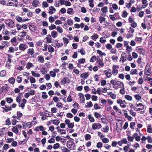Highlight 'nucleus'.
<instances>
[{"label":"nucleus","instance_id":"obj_47","mask_svg":"<svg viewBox=\"0 0 152 152\" xmlns=\"http://www.w3.org/2000/svg\"><path fill=\"white\" fill-rule=\"evenodd\" d=\"M17 118L18 119L20 120V118H21L22 116L23 115L20 112H18L17 113Z\"/></svg>","mask_w":152,"mask_h":152},{"label":"nucleus","instance_id":"obj_22","mask_svg":"<svg viewBox=\"0 0 152 152\" xmlns=\"http://www.w3.org/2000/svg\"><path fill=\"white\" fill-rule=\"evenodd\" d=\"M31 73L32 75L35 77H40V76L39 74L35 73L34 71H31Z\"/></svg>","mask_w":152,"mask_h":152},{"label":"nucleus","instance_id":"obj_28","mask_svg":"<svg viewBox=\"0 0 152 152\" xmlns=\"http://www.w3.org/2000/svg\"><path fill=\"white\" fill-rule=\"evenodd\" d=\"M51 35L52 37L55 38L57 36V33L56 31H53L51 33Z\"/></svg>","mask_w":152,"mask_h":152},{"label":"nucleus","instance_id":"obj_26","mask_svg":"<svg viewBox=\"0 0 152 152\" xmlns=\"http://www.w3.org/2000/svg\"><path fill=\"white\" fill-rule=\"evenodd\" d=\"M130 73L132 75H137L138 74L137 70L136 69H132L130 71Z\"/></svg>","mask_w":152,"mask_h":152},{"label":"nucleus","instance_id":"obj_14","mask_svg":"<svg viewBox=\"0 0 152 152\" xmlns=\"http://www.w3.org/2000/svg\"><path fill=\"white\" fill-rule=\"evenodd\" d=\"M142 8H145L147 7L148 5L147 1V0H142Z\"/></svg>","mask_w":152,"mask_h":152},{"label":"nucleus","instance_id":"obj_18","mask_svg":"<svg viewBox=\"0 0 152 152\" xmlns=\"http://www.w3.org/2000/svg\"><path fill=\"white\" fill-rule=\"evenodd\" d=\"M39 2L37 0H34L32 2V6L34 7H36L39 4Z\"/></svg>","mask_w":152,"mask_h":152},{"label":"nucleus","instance_id":"obj_23","mask_svg":"<svg viewBox=\"0 0 152 152\" xmlns=\"http://www.w3.org/2000/svg\"><path fill=\"white\" fill-rule=\"evenodd\" d=\"M8 81L10 83L13 84L15 82V79L14 77H11L9 79Z\"/></svg>","mask_w":152,"mask_h":152},{"label":"nucleus","instance_id":"obj_17","mask_svg":"<svg viewBox=\"0 0 152 152\" xmlns=\"http://www.w3.org/2000/svg\"><path fill=\"white\" fill-rule=\"evenodd\" d=\"M47 40V42L48 43H50L51 42L52 38L51 36L50 35H48L46 37Z\"/></svg>","mask_w":152,"mask_h":152},{"label":"nucleus","instance_id":"obj_33","mask_svg":"<svg viewBox=\"0 0 152 152\" xmlns=\"http://www.w3.org/2000/svg\"><path fill=\"white\" fill-rule=\"evenodd\" d=\"M125 98L127 100L129 101H132V97L128 95H126L125 96Z\"/></svg>","mask_w":152,"mask_h":152},{"label":"nucleus","instance_id":"obj_6","mask_svg":"<svg viewBox=\"0 0 152 152\" xmlns=\"http://www.w3.org/2000/svg\"><path fill=\"white\" fill-rule=\"evenodd\" d=\"M28 48V45L25 43H21L19 46V49L20 50L24 51Z\"/></svg>","mask_w":152,"mask_h":152},{"label":"nucleus","instance_id":"obj_52","mask_svg":"<svg viewBox=\"0 0 152 152\" xmlns=\"http://www.w3.org/2000/svg\"><path fill=\"white\" fill-rule=\"evenodd\" d=\"M55 139L52 137L48 141V142L49 143H55Z\"/></svg>","mask_w":152,"mask_h":152},{"label":"nucleus","instance_id":"obj_3","mask_svg":"<svg viewBox=\"0 0 152 152\" xmlns=\"http://www.w3.org/2000/svg\"><path fill=\"white\" fill-rule=\"evenodd\" d=\"M119 66H118L114 65L113 67L112 73L114 75H116L118 73V70Z\"/></svg>","mask_w":152,"mask_h":152},{"label":"nucleus","instance_id":"obj_53","mask_svg":"<svg viewBox=\"0 0 152 152\" xmlns=\"http://www.w3.org/2000/svg\"><path fill=\"white\" fill-rule=\"evenodd\" d=\"M59 146L60 145L59 143H56L53 145V148L54 149H56L59 148Z\"/></svg>","mask_w":152,"mask_h":152},{"label":"nucleus","instance_id":"obj_49","mask_svg":"<svg viewBox=\"0 0 152 152\" xmlns=\"http://www.w3.org/2000/svg\"><path fill=\"white\" fill-rule=\"evenodd\" d=\"M128 15L127 13L125 11H124L123 12V13L121 15L124 18H126L127 17Z\"/></svg>","mask_w":152,"mask_h":152},{"label":"nucleus","instance_id":"obj_50","mask_svg":"<svg viewBox=\"0 0 152 152\" xmlns=\"http://www.w3.org/2000/svg\"><path fill=\"white\" fill-rule=\"evenodd\" d=\"M98 37V36L96 34H94V35L92 36L91 37V38L94 40H96V39Z\"/></svg>","mask_w":152,"mask_h":152},{"label":"nucleus","instance_id":"obj_8","mask_svg":"<svg viewBox=\"0 0 152 152\" xmlns=\"http://www.w3.org/2000/svg\"><path fill=\"white\" fill-rule=\"evenodd\" d=\"M70 82V80L68 78L65 77L61 81V83L62 85H64L66 83H69Z\"/></svg>","mask_w":152,"mask_h":152},{"label":"nucleus","instance_id":"obj_29","mask_svg":"<svg viewBox=\"0 0 152 152\" xmlns=\"http://www.w3.org/2000/svg\"><path fill=\"white\" fill-rule=\"evenodd\" d=\"M7 63L9 62L11 63V58L12 57V56L9 54H7Z\"/></svg>","mask_w":152,"mask_h":152},{"label":"nucleus","instance_id":"obj_37","mask_svg":"<svg viewBox=\"0 0 152 152\" xmlns=\"http://www.w3.org/2000/svg\"><path fill=\"white\" fill-rule=\"evenodd\" d=\"M12 131L16 134L18 133L19 132L18 129L15 126L12 128Z\"/></svg>","mask_w":152,"mask_h":152},{"label":"nucleus","instance_id":"obj_62","mask_svg":"<svg viewBox=\"0 0 152 152\" xmlns=\"http://www.w3.org/2000/svg\"><path fill=\"white\" fill-rule=\"evenodd\" d=\"M142 37H136L135 38V40L137 42H142Z\"/></svg>","mask_w":152,"mask_h":152},{"label":"nucleus","instance_id":"obj_61","mask_svg":"<svg viewBox=\"0 0 152 152\" xmlns=\"http://www.w3.org/2000/svg\"><path fill=\"white\" fill-rule=\"evenodd\" d=\"M42 97L44 99H46L48 97V96L46 94V93L45 92H43L42 95Z\"/></svg>","mask_w":152,"mask_h":152},{"label":"nucleus","instance_id":"obj_42","mask_svg":"<svg viewBox=\"0 0 152 152\" xmlns=\"http://www.w3.org/2000/svg\"><path fill=\"white\" fill-rule=\"evenodd\" d=\"M99 41L102 43H105L106 41L105 38V37H101L100 38Z\"/></svg>","mask_w":152,"mask_h":152},{"label":"nucleus","instance_id":"obj_10","mask_svg":"<svg viewBox=\"0 0 152 152\" xmlns=\"http://www.w3.org/2000/svg\"><path fill=\"white\" fill-rule=\"evenodd\" d=\"M12 1H15V2H9L7 4V5L8 6H17L16 2H17V0H12Z\"/></svg>","mask_w":152,"mask_h":152},{"label":"nucleus","instance_id":"obj_11","mask_svg":"<svg viewBox=\"0 0 152 152\" xmlns=\"http://www.w3.org/2000/svg\"><path fill=\"white\" fill-rule=\"evenodd\" d=\"M96 60H97V62L99 63V65L101 67H102L104 66V64L102 60L100 59L99 57H97Z\"/></svg>","mask_w":152,"mask_h":152},{"label":"nucleus","instance_id":"obj_7","mask_svg":"<svg viewBox=\"0 0 152 152\" xmlns=\"http://www.w3.org/2000/svg\"><path fill=\"white\" fill-rule=\"evenodd\" d=\"M136 105L137 107H140V108H135V109L134 110L136 111H139L141 110H143L144 109V106L141 103L139 104H136Z\"/></svg>","mask_w":152,"mask_h":152},{"label":"nucleus","instance_id":"obj_34","mask_svg":"<svg viewBox=\"0 0 152 152\" xmlns=\"http://www.w3.org/2000/svg\"><path fill=\"white\" fill-rule=\"evenodd\" d=\"M33 66V64L32 63L29 62L27 64L26 67L27 69H29Z\"/></svg>","mask_w":152,"mask_h":152},{"label":"nucleus","instance_id":"obj_38","mask_svg":"<svg viewBox=\"0 0 152 152\" xmlns=\"http://www.w3.org/2000/svg\"><path fill=\"white\" fill-rule=\"evenodd\" d=\"M105 18L102 17L100 16L99 18V21L101 23H102L105 20Z\"/></svg>","mask_w":152,"mask_h":152},{"label":"nucleus","instance_id":"obj_51","mask_svg":"<svg viewBox=\"0 0 152 152\" xmlns=\"http://www.w3.org/2000/svg\"><path fill=\"white\" fill-rule=\"evenodd\" d=\"M5 107L4 110L6 112H7L8 111L11 110H12L11 107H7L5 105Z\"/></svg>","mask_w":152,"mask_h":152},{"label":"nucleus","instance_id":"obj_39","mask_svg":"<svg viewBox=\"0 0 152 152\" xmlns=\"http://www.w3.org/2000/svg\"><path fill=\"white\" fill-rule=\"evenodd\" d=\"M80 101L82 103H83L85 100L84 96L83 94H81L80 97Z\"/></svg>","mask_w":152,"mask_h":152},{"label":"nucleus","instance_id":"obj_48","mask_svg":"<svg viewBox=\"0 0 152 152\" xmlns=\"http://www.w3.org/2000/svg\"><path fill=\"white\" fill-rule=\"evenodd\" d=\"M113 8L115 10H117L118 9L117 5L116 4H113L112 5Z\"/></svg>","mask_w":152,"mask_h":152},{"label":"nucleus","instance_id":"obj_63","mask_svg":"<svg viewBox=\"0 0 152 152\" xmlns=\"http://www.w3.org/2000/svg\"><path fill=\"white\" fill-rule=\"evenodd\" d=\"M44 77L47 80H48L50 79V76L48 74H46L45 75Z\"/></svg>","mask_w":152,"mask_h":152},{"label":"nucleus","instance_id":"obj_41","mask_svg":"<svg viewBox=\"0 0 152 152\" xmlns=\"http://www.w3.org/2000/svg\"><path fill=\"white\" fill-rule=\"evenodd\" d=\"M56 30L59 33H61L63 31V30L62 28L59 26H58L57 27Z\"/></svg>","mask_w":152,"mask_h":152},{"label":"nucleus","instance_id":"obj_32","mask_svg":"<svg viewBox=\"0 0 152 152\" xmlns=\"http://www.w3.org/2000/svg\"><path fill=\"white\" fill-rule=\"evenodd\" d=\"M27 53L30 55L33 54L34 53L33 48H29L28 50Z\"/></svg>","mask_w":152,"mask_h":152},{"label":"nucleus","instance_id":"obj_46","mask_svg":"<svg viewBox=\"0 0 152 152\" xmlns=\"http://www.w3.org/2000/svg\"><path fill=\"white\" fill-rule=\"evenodd\" d=\"M67 22L69 26H72L73 24V21L69 19H68Z\"/></svg>","mask_w":152,"mask_h":152},{"label":"nucleus","instance_id":"obj_57","mask_svg":"<svg viewBox=\"0 0 152 152\" xmlns=\"http://www.w3.org/2000/svg\"><path fill=\"white\" fill-rule=\"evenodd\" d=\"M48 51L50 52H53L54 51V49L52 46H50L48 48Z\"/></svg>","mask_w":152,"mask_h":152},{"label":"nucleus","instance_id":"obj_40","mask_svg":"<svg viewBox=\"0 0 152 152\" xmlns=\"http://www.w3.org/2000/svg\"><path fill=\"white\" fill-rule=\"evenodd\" d=\"M97 53L99 54L100 56H101L102 55L105 56L106 54L105 53H102L101 50H97Z\"/></svg>","mask_w":152,"mask_h":152},{"label":"nucleus","instance_id":"obj_16","mask_svg":"<svg viewBox=\"0 0 152 152\" xmlns=\"http://www.w3.org/2000/svg\"><path fill=\"white\" fill-rule=\"evenodd\" d=\"M101 11L102 12V15L105 14L104 15H103L104 16H105V13L107 11L108 8L107 7L105 6L101 8Z\"/></svg>","mask_w":152,"mask_h":152},{"label":"nucleus","instance_id":"obj_9","mask_svg":"<svg viewBox=\"0 0 152 152\" xmlns=\"http://www.w3.org/2000/svg\"><path fill=\"white\" fill-rule=\"evenodd\" d=\"M136 50L137 52L140 54L144 55L145 53V50L143 48H137Z\"/></svg>","mask_w":152,"mask_h":152},{"label":"nucleus","instance_id":"obj_45","mask_svg":"<svg viewBox=\"0 0 152 152\" xmlns=\"http://www.w3.org/2000/svg\"><path fill=\"white\" fill-rule=\"evenodd\" d=\"M67 13L69 14H73V9L71 8H69L68 9Z\"/></svg>","mask_w":152,"mask_h":152},{"label":"nucleus","instance_id":"obj_60","mask_svg":"<svg viewBox=\"0 0 152 152\" xmlns=\"http://www.w3.org/2000/svg\"><path fill=\"white\" fill-rule=\"evenodd\" d=\"M50 75L51 76L53 77H55L56 75V73L55 72H54L53 71H50Z\"/></svg>","mask_w":152,"mask_h":152},{"label":"nucleus","instance_id":"obj_24","mask_svg":"<svg viewBox=\"0 0 152 152\" xmlns=\"http://www.w3.org/2000/svg\"><path fill=\"white\" fill-rule=\"evenodd\" d=\"M38 61L41 63H43L44 62V60L43 56H39L37 58Z\"/></svg>","mask_w":152,"mask_h":152},{"label":"nucleus","instance_id":"obj_36","mask_svg":"<svg viewBox=\"0 0 152 152\" xmlns=\"http://www.w3.org/2000/svg\"><path fill=\"white\" fill-rule=\"evenodd\" d=\"M94 0H89L88 3H89V5L91 7L93 8L94 7L93 4Z\"/></svg>","mask_w":152,"mask_h":152},{"label":"nucleus","instance_id":"obj_64","mask_svg":"<svg viewBox=\"0 0 152 152\" xmlns=\"http://www.w3.org/2000/svg\"><path fill=\"white\" fill-rule=\"evenodd\" d=\"M60 123V121L59 120H53V123L56 125H57Z\"/></svg>","mask_w":152,"mask_h":152},{"label":"nucleus","instance_id":"obj_12","mask_svg":"<svg viewBox=\"0 0 152 152\" xmlns=\"http://www.w3.org/2000/svg\"><path fill=\"white\" fill-rule=\"evenodd\" d=\"M45 129L42 126H37L35 129V130L38 132L39 131V130L43 132L45 131Z\"/></svg>","mask_w":152,"mask_h":152},{"label":"nucleus","instance_id":"obj_2","mask_svg":"<svg viewBox=\"0 0 152 152\" xmlns=\"http://www.w3.org/2000/svg\"><path fill=\"white\" fill-rule=\"evenodd\" d=\"M5 23L6 25L10 28H14L15 26L13 20L7 19L5 21Z\"/></svg>","mask_w":152,"mask_h":152},{"label":"nucleus","instance_id":"obj_15","mask_svg":"<svg viewBox=\"0 0 152 152\" xmlns=\"http://www.w3.org/2000/svg\"><path fill=\"white\" fill-rule=\"evenodd\" d=\"M145 70L147 71V72L149 73H151V71L150 65L149 64L146 65Z\"/></svg>","mask_w":152,"mask_h":152},{"label":"nucleus","instance_id":"obj_54","mask_svg":"<svg viewBox=\"0 0 152 152\" xmlns=\"http://www.w3.org/2000/svg\"><path fill=\"white\" fill-rule=\"evenodd\" d=\"M9 32L6 29L5 30L4 29L3 31H2V34H3L6 35H8L9 34Z\"/></svg>","mask_w":152,"mask_h":152},{"label":"nucleus","instance_id":"obj_56","mask_svg":"<svg viewBox=\"0 0 152 152\" xmlns=\"http://www.w3.org/2000/svg\"><path fill=\"white\" fill-rule=\"evenodd\" d=\"M128 145H128V146H125L124 147L123 150L124 152H127L128 151L129 148V147Z\"/></svg>","mask_w":152,"mask_h":152},{"label":"nucleus","instance_id":"obj_19","mask_svg":"<svg viewBox=\"0 0 152 152\" xmlns=\"http://www.w3.org/2000/svg\"><path fill=\"white\" fill-rule=\"evenodd\" d=\"M9 87L6 85L5 86H3L1 88L2 89L1 91L0 92V93L4 91H7L9 89Z\"/></svg>","mask_w":152,"mask_h":152},{"label":"nucleus","instance_id":"obj_59","mask_svg":"<svg viewBox=\"0 0 152 152\" xmlns=\"http://www.w3.org/2000/svg\"><path fill=\"white\" fill-rule=\"evenodd\" d=\"M47 30H46V29L45 28H43L42 29V35H45L47 34Z\"/></svg>","mask_w":152,"mask_h":152},{"label":"nucleus","instance_id":"obj_58","mask_svg":"<svg viewBox=\"0 0 152 152\" xmlns=\"http://www.w3.org/2000/svg\"><path fill=\"white\" fill-rule=\"evenodd\" d=\"M14 48L13 47H10L9 48V50H8V52L10 53H14Z\"/></svg>","mask_w":152,"mask_h":152},{"label":"nucleus","instance_id":"obj_31","mask_svg":"<svg viewBox=\"0 0 152 152\" xmlns=\"http://www.w3.org/2000/svg\"><path fill=\"white\" fill-rule=\"evenodd\" d=\"M104 73L107 77H111L112 74L110 72L105 70L104 71Z\"/></svg>","mask_w":152,"mask_h":152},{"label":"nucleus","instance_id":"obj_1","mask_svg":"<svg viewBox=\"0 0 152 152\" xmlns=\"http://www.w3.org/2000/svg\"><path fill=\"white\" fill-rule=\"evenodd\" d=\"M110 82L113 86V87L114 88L117 89L119 87L124 88V85L122 82L118 81H114V80H112L110 81Z\"/></svg>","mask_w":152,"mask_h":152},{"label":"nucleus","instance_id":"obj_20","mask_svg":"<svg viewBox=\"0 0 152 152\" xmlns=\"http://www.w3.org/2000/svg\"><path fill=\"white\" fill-rule=\"evenodd\" d=\"M92 106V102L91 101H89L85 104V107L86 108H88L91 107Z\"/></svg>","mask_w":152,"mask_h":152},{"label":"nucleus","instance_id":"obj_25","mask_svg":"<svg viewBox=\"0 0 152 152\" xmlns=\"http://www.w3.org/2000/svg\"><path fill=\"white\" fill-rule=\"evenodd\" d=\"M23 128H26L25 126H26V127L28 128L31 127L32 125V123L30 122L27 123L26 125H25L24 124H23Z\"/></svg>","mask_w":152,"mask_h":152},{"label":"nucleus","instance_id":"obj_43","mask_svg":"<svg viewBox=\"0 0 152 152\" xmlns=\"http://www.w3.org/2000/svg\"><path fill=\"white\" fill-rule=\"evenodd\" d=\"M102 142L103 143H108L109 142V140L106 138H104L102 140Z\"/></svg>","mask_w":152,"mask_h":152},{"label":"nucleus","instance_id":"obj_44","mask_svg":"<svg viewBox=\"0 0 152 152\" xmlns=\"http://www.w3.org/2000/svg\"><path fill=\"white\" fill-rule=\"evenodd\" d=\"M30 81L31 83H35L36 80L34 78L31 77H30Z\"/></svg>","mask_w":152,"mask_h":152},{"label":"nucleus","instance_id":"obj_35","mask_svg":"<svg viewBox=\"0 0 152 152\" xmlns=\"http://www.w3.org/2000/svg\"><path fill=\"white\" fill-rule=\"evenodd\" d=\"M15 19L19 22H22L23 21L22 18L19 16H16L15 18Z\"/></svg>","mask_w":152,"mask_h":152},{"label":"nucleus","instance_id":"obj_21","mask_svg":"<svg viewBox=\"0 0 152 152\" xmlns=\"http://www.w3.org/2000/svg\"><path fill=\"white\" fill-rule=\"evenodd\" d=\"M89 75V74L88 73H83L80 75L82 78H84L85 79L87 78Z\"/></svg>","mask_w":152,"mask_h":152},{"label":"nucleus","instance_id":"obj_5","mask_svg":"<svg viewBox=\"0 0 152 152\" xmlns=\"http://www.w3.org/2000/svg\"><path fill=\"white\" fill-rule=\"evenodd\" d=\"M75 144L72 140H69L67 142V147L69 148H73Z\"/></svg>","mask_w":152,"mask_h":152},{"label":"nucleus","instance_id":"obj_4","mask_svg":"<svg viewBox=\"0 0 152 152\" xmlns=\"http://www.w3.org/2000/svg\"><path fill=\"white\" fill-rule=\"evenodd\" d=\"M101 127V125L99 123H94L92 126V128L94 130L99 129Z\"/></svg>","mask_w":152,"mask_h":152},{"label":"nucleus","instance_id":"obj_55","mask_svg":"<svg viewBox=\"0 0 152 152\" xmlns=\"http://www.w3.org/2000/svg\"><path fill=\"white\" fill-rule=\"evenodd\" d=\"M102 143L100 142H99L97 143L96 145V147L98 148H100L102 147Z\"/></svg>","mask_w":152,"mask_h":152},{"label":"nucleus","instance_id":"obj_13","mask_svg":"<svg viewBox=\"0 0 152 152\" xmlns=\"http://www.w3.org/2000/svg\"><path fill=\"white\" fill-rule=\"evenodd\" d=\"M49 13L50 14H53L56 11V9L53 6H51L49 7Z\"/></svg>","mask_w":152,"mask_h":152},{"label":"nucleus","instance_id":"obj_27","mask_svg":"<svg viewBox=\"0 0 152 152\" xmlns=\"http://www.w3.org/2000/svg\"><path fill=\"white\" fill-rule=\"evenodd\" d=\"M147 132L148 133H152V128H151V125H149L147 126Z\"/></svg>","mask_w":152,"mask_h":152},{"label":"nucleus","instance_id":"obj_30","mask_svg":"<svg viewBox=\"0 0 152 152\" xmlns=\"http://www.w3.org/2000/svg\"><path fill=\"white\" fill-rule=\"evenodd\" d=\"M6 75V72L5 70H2L0 72V76L2 77L5 76Z\"/></svg>","mask_w":152,"mask_h":152}]
</instances>
